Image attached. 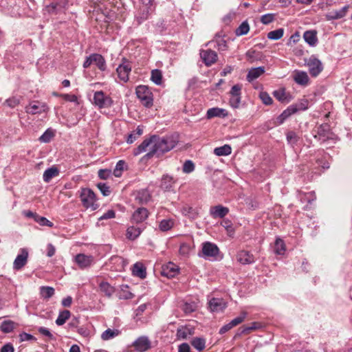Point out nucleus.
<instances>
[{"label":"nucleus","mask_w":352,"mask_h":352,"mask_svg":"<svg viewBox=\"0 0 352 352\" xmlns=\"http://www.w3.org/2000/svg\"><path fill=\"white\" fill-rule=\"evenodd\" d=\"M58 174L59 170L56 167L52 166L51 168H49L43 173V180L47 183L50 182L52 178L58 176Z\"/></svg>","instance_id":"31"},{"label":"nucleus","mask_w":352,"mask_h":352,"mask_svg":"<svg viewBox=\"0 0 352 352\" xmlns=\"http://www.w3.org/2000/svg\"><path fill=\"white\" fill-rule=\"evenodd\" d=\"M142 228L131 226L126 230V236L130 240H135L142 232Z\"/></svg>","instance_id":"36"},{"label":"nucleus","mask_w":352,"mask_h":352,"mask_svg":"<svg viewBox=\"0 0 352 352\" xmlns=\"http://www.w3.org/2000/svg\"><path fill=\"white\" fill-rule=\"evenodd\" d=\"M242 86L239 84L234 85L230 91V96H241V91Z\"/></svg>","instance_id":"60"},{"label":"nucleus","mask_w":352,"mask_h":352,"mask_svg":"<svg viewBox=\"0 0 352 352\" xmlns=\"http://www.w3.org/2000/svg\"><path fill=\"white\" fill-rule=\"evenodd\" d=\"M175 226V221L172 219H163L160 222L159 228L162 232H166L173 228Z\"/></svg>","instance_id":"37"},{"label":"nucleus","mask_w":352,"mask_h":352,"mask_svg":"<svg viewBox=\"0 0 352 352\" xmlns=\"http://www.w3.org/2000/svg\"><path fill=\"white\" fill-rule=\"evenodd\" d=\"M250 30V26L248 22H243L239 27L236 30V34L237 36H242L246 34Z\"/></svg>","instance_id":"50"},{"label":"nucleus","mask_w":352,"mask_h":352,"mask_svg":"<svg viewBox=\"0 0 352 352\" xmlns=\"http://www.w3.org/2000/svg\"><path fill=\"white\" fill-rule=\"evenodd\" d=\"M54 289L52 287L43 286L40 288L41 296L45 299H49L54 294Z\"/></svg>","instance_id":"43"},{"label":"nucleus","mask_w":352,"mask_h":352,"mask_svg":"<svg viewBox=\"0 0 352 352\" xmlns=\"http://www.w3.org/2000/svg\"><path fill=\"white\" fill-rule=\"evenodd\" d=\"M200 56L207 67H210L214 64L218 59L217 52L210 49L201 50Z\"/></svg>","instance_id":"7"},{"label":"nucleus","mask_w":352,"mask_h":352,"mask_svg":"<svg viewBox=\"0 0 352 352\" xmlns=\"http://www.w3.org/2000/svg\"><path fill=\"white\" fill-rule=\"evenodd\" d=\"M151 80L157 85H161L162 82V72L160 69L152 70Z\"/></svg>","instance_id":"44"},{"label":"nucleus","mask_w":352,"mask_h":352,"mask_svg":"<svg viewBox=\"0 0 352 352\" xmlns=\"http://www.w3.org/2000/svg\"><path fill=\"white\" fill-rule=\"evenodd\" d=\"M92 63L95 64L99 69L104 71L106 69V62L103 56L98 54H91Z\"/></svg>","instance_id":"29"},{"label":"nucleus","mask_w":352,"mask_h":352,"mask_svg":"<svg viewBox=\"0 0 352 352\" xmlns=\"http://www.w3.org/2000/svg\"><path fill=\"white\" fill-rule=\"evenodd\" d=\"M285 251V245L284 241L280 239H277L274 244V252L276 254H283Z\"/></svg>","instance_id":"46"},{"label":"nucleus","mask_w":352,"mask_h":352,"mask_svg":"<svg viewBox=\"0 0 352 352\" xmlns=\"http://www.w3.org/2000/svg\"><path fill=\"white\" fill-rule=\"evenodd\" d=\"M5 103L10 107L14 108L19 103V100L15 97L8 98Z\"/></svg>","instance_id":"63"},{"label":"nucleus","mask_w":352,"mask_h":352,"mask_svg":"<svg viewBox=\"0 0 352 352\" xmlns=\"http://www.w3.org/2000/svg\"><path fill=\"white\" fill-rule=\"evenodd\" d=\"M349 6H345L339 10H333L327 14L328 20H336L343 18L347 13Z\"/></svg>","instance_id":"19"},{"label":"nucleus","mask_w":352,"mask_h":352,"mask_svg":"<svg viewBox=\"0 0 352 352\" xmlns=\"http://www.w3.org/2000/svg\"><path fill=\"white\" fill-rule=\"evenodd\" d=\"M195 169V165L190 160H186L183 165V172L190 173Z\"/></svg>","instance_id":"55"},{"label":"nucleus","mask_w":352,"mask_h":352,"mask_svg":"<svg viewBox=\"0 0 352 352\" xmlns=\"http://www.w3.org/2000/svg\"><path fill=\"white\" fill-rule=\"evenodd\" d=\"M241 102V96H230V104L234 108H238Z\"/></svg>","instance_id":"61"},{"label":"nucleus","mask_w":352,"mask_h":352,"mask_svg":"<svg viewBox=\"0 0 352 352\" xmlns=\"http://www.w3.org/2000/svg\"><path fill=\"white\" fill-rule=\"evenodd\" d=\"M125 163L124 161L122 160H120L116 166V168L113 170V175L117 177H119L121 176L122 175V171L124 169V166Z\"/></svg>","instance_id":"54"},{"label":"nucleus","mask_w":352,"mask_h":352,"mask_svg":"<svg viewBox=\"0 0 352 352\" xmlns=\"http://www.w3.org/2000/svg\"><path fill=\"white\" fill-rule=\"evenodd\" d=\"M71 313L69 310H63L58 314L57 319L56 320V324L58 326L64 324L67 320L70 317Z\"/></svg>","instance_id":"39"},{"label":"nucleus","mask_w":352,"mask_h":352,"mask_svg":"<svg viewBox=\"0 0 352 352\" xmlns=\"http://www.w3.org/2000/svg\"><path fill=\"white\" fill-rule=\"evenodd\" d=\"M113 101L111 98L106 96L102 91H96L94 96V104L100 109L108 108L111 107Z\"/></svg>","instance_id":"3"},{"label":"nucleus","mask_w":352,"mask_h":352,"mask_svg":"<svg viewBox=\"0 0 352 352\" xmlns=\"http://www.w3.org/2000/svg\"><path fill=\"white\" fill-rule=\"evenodd\" d=\"M248 316V312L245 311H242L240 314V316L235 318L232 320H231L230 322L231 324V326L232 327L237 326L238 324H241L242 322L245 320Z\"/></svg>","instance_id":"49"},{"label":"nucleus","mask_w":352,"mask_h":352,"mask_svg":"<svg viewBox=\"0 0 352 352\" xmlns=\"http://www.w3.org/2000/svg\"><path fill=\"white\" fill-rule=\"evenodd\" d=\"M34 219L41 226H46L48 227H52L53 223L47 220L45 217H40L38 215H34Z\"/></svg>","instance_id":"53"},{"label":"nucleus","mask_w":352,"mask_h":352,"mask_svg":"<svg viewBox=\"0 0 352 352\" xmlns=\"http://www.w3.org/2000/svg\"><path fill=\"white\" fill-rule=\"evenodd\" d=\"M80 197L82 205L88 208L93 207L96 201L94 192L89 188H83L81 190Z\"/></svg>","instance_id":"5"},{"label":"nucleus","mask_w":352,"mask_h":352,"mask_svg":"<svg viewBox=\"0 0 352 352\" xmlns=\"http://www.w3.org/2000/svg\"><path fill=\"white\" fill-rule=\"evenodd\" d=\"M67 3V0H54L46 7V9L49 13L58 14L63 12Z\"/></svg>","instance_id":"9"},{"label":"nucleus","mask_w":352,"mask_h":352,"mask_svg":"<svg viewBox=\"0 0 352 352\" xmlns=\"http://www.w3.org/2000/svg\"><path fill=\"white\" fill-rule=\"evenodd\" d=\"M148 147H150L151 150V147H153L152 136L148 139H145L136 148H135L133 150V155H138L144 152H146Z\"/></svg>","instance_id":"20"},{"label":"nucleus","mask_w":352,"mask_h":352,"mask_svg":"<svg viewBox=\"0 0 352 352\" xmlns=\"http://www.w3.org/2000/svg\"><path fill=\"white\" fill-rule=\"evenodd\" d=\"M76 262L80 267L84 268L89 266L92 263V257L82 254H78L75 258Z\"/></svg>","instance_id":"23"},{"label":"nucleus","mask_w":352,"mask_h":352,"mask_svg":"<svg viewBox=\"0 0 352 352\" xmlns=\"http://www.w3.org/2000/svg\"><path fill=\"white\" fill-rule=\"evenodd\" d=\"M237 260L242 264H250L254 262V256L245 250H242L238 253Z\"/></svg>","instance_id":"22"},{"label":"nucleus","mask_w":352,"mask_h":352,"mask_svg":"<svg viewBox=\"0 0 352 352\" xmlns=\"http://www.w3.org/2000/svg\"><path fill=\"white\" fill-rule=\"evenodd\" d=\"M209 307L212 311H221L226 307V303L222 298H212L209 302Z\"/></svg>","instance_id":"18"},{"label":"nucleus","mask_w":352,"mask_h":352,"mask_svg":"<svg viewBox=\"0 0 352 352\" xmlns=\"http://www.w3.org/2000/svg\"><path fill=\"white\" fill-rule=\"evenodd\" d=\"M100 289L102 292L109 297L114 292V288L107 282H102L100 284Z\"/></svg>","instance_id":"45"},{"label":"nucleus","mask_w":352,"mask_h":352,"mask_svg":"<svg viewBox=\"0 0 352 352\" xmlns=\"http://www.w3.org/2000/svg\"><path fill=\"white\" fill-rule=\"evenodd\" d=\"M263 327V324L258 322H253L249 325L243 326L241 333L243 334H249L250 332L253 331H256L260 329Z\"/></svg>","instance_id":"34"},{"label":"nucleus","mask_w":352,"mask_h":352,"mask_svg":"<svg viewBox=\"0 0 352 352\" xmlns=\"http://www.w3.org/2000/svg\"><path fill=\"white\" fill-rule=\"evenodd\" d=\"M192 346L197 350L201 351L205 349L206 340L202 338H194L191 341Z\"/></svg>","instance_id":"41"},{"label":"nucleus","mask_w":352,"mask_h":352,"mask_svg":"<svg viewBox=\"0 0 352 352\" xmlns=\"http://www.w3.org/2000/svg\"><path fill=\"white\" fill-rule=\"evenodd\" d=\"M287 140L291 144H296L298 140V136L294 131H289L287 133Z\"/></svg>","instance_id":"56"},{"label":"nucleus","mask_w":352,"mask_h":352,"mask_svg":"<svg viewBox=\"0 0 352 352\" xmlns=\"http://www.w3.org/2000/svg\"><path fill=\"white\" fill-rule=\"evenodd\" d=\"M229 212V209L221 205L211 207L210 214L213 218H223Z\"/></svg>","instance_id":"17"},{"label":"nucleus","mask_w":352,"mask_h":352,"mask_svg":"<svg viewBox=\"0 0 352 352\" xmlns=\"http://www.w3.org/2000/svg\"><path fill=\"white\" fill-rule=\"evenodd\" d=\"M131 72V65L129 61L124 58L122 63L116 69L118 78L124 82H126L129 80V75Z\"/></svg>","instance_id":"4"},{"label":"nucleus","mask_w":352,"mask_h":352,"mask_svg":"<svg viewBox=\"0 0 352 352\" xmlns=\"http://www.w3.org/2000/svg\"><path fill=\"white\" fill-rule=\"evenodd\" d=\"M274 18H275L274 14H266L263 15L261 17V21L262 23H263L265 25H267V24L272 23L274 20Z\"/></svg>","instance_id":"57"},{"label":"nucleus","mask_w":352,"mask_h":352,"mask_svg":"<svg viewBox=\"0 0 352 352\" xmlns=\"http://www.w3.org/2000/svg\"><path fill=\"white\" fill-rule=\"evenodd\" d=\"M260 98L263 102L267 105L271 104L272 103V98L266 92H261L260 94Z\"/></svg>","instance_id":"59"},{"label":"nucleus","mask_w":352,"mask_h":352,"mask_svg":"<svg viewBox=\"0 0 352 352\" xmlns=\"http://www.w3.org/2000/svg\"><path fill=\"white\" fill-rule=\"evenodd\" d=\"M148 217V212L145 208H138L132 215V221L140 223L143 222Z\"/></svg>","instance_id":"14"},{"label":"nucleus","mask_w":352,"mask_h":352,"mask_svg":"<svg viewBox=\"0 0 352 352\" xmlns=\"http://www.w3.org/2000/svg\"><path fill=\"white\" fill-rule=\"evenodd\" d=\"M135 349L139 352H144L151 348V342L146 336L138 338L133 344Z\"/></svg>","instance_id":"11"},{"label":"nucleus","mask_w":352,"mask_h":352,"mask_svg":"<svg viewBox=\"0 0 352 352\" xmlns=\"http://www.w3.org/2000/svg\"><path fill=\"white\" fill-rule=\"evenodd\" d=\"M283 33L284 30L279 28L268 32L267 38L271 40H278L283 36Z\"/></svg>","instance_id":"47"},{"label":"nucleus","mask_w":352,"mask_h":352,"mask_svg":"<svg viewBox=\"0 0 352 352\" xmlns=\"http://www.w3.org/2000/svg\"><path fill=\"white\" fill-rule=\"evenodd\" d=\"M28 251L25 248H21L20 253L17 255L13 263V268L15 270H19L23 268L28 263Z\"/></svg>","instance_id":"8"},{"label":"nucleus","mask_w":352,"mask_h":352,"mask_svg":"<svg viewBox=\"0 0 352 352\" xmlns=\"http://www.w3.org/2000/svg\"><path fill=\"white\" fill-rule=\"evenodd\" d=\"M219 251L218 247L214 243L210 242H206L203 243L202 254L205 256H215L218 254Z\"/></svg>","instance_id":"12"},{"label":"nucleus","mask_w":352,"mask_h":352,"mask_svg":"<svg viewBox=\"0 0 352 352\" xmlns=\"http://www.w3.org/2000/svg\"><path fill=\"white\" fill-rule=\"evenodd\" d=\"M303 38L311 46L316 45L318 41L316 32L315 31H306L304 33Z\"/></svg>","instance_id":"33"},{"label":"nucleus","mask_w":352,"mask_h":352,"mask_svg":"<svg viewBox=\"0 0 352 352\" xmlns=\"http://www.w3.org/2000/svg\"><path fill=\"white\" fill-rule=\"evenodd\" d=\"M181 212L183 215L192 219H196L199 214V210L189 205H184L181 209Z\"/></svg>","instance_id":"21"},{"label":"nucleus","mask_w":352,"mask_h":352,"mask_svg":"<svg viewBox=\"0 0 352 352\" xmlns=\"http://www.w3.org/2000/svg\"><path fill=\"white\" fill-rule=\"evenodd\" d=\"M274 96L281 102H289L290 100L289 94H287L285 89H279L273 92Z\"/></svg>","instance_id":"30"},{"label":"nucleus","mask_w":352,"mask_h":352,"mask_svg":"<svg viewBox=\"0 0 352 352\" xmlns=\"http://www.w3.org/2000/svg\"><path fill=\"white\" fill-rule=\"evenodd\" d=\"M297 108L294 107H289L287 109L283 111V112L276 118V124H281L283 122L291 115L295 113L297 111Z\"/></svg>","instance_id":"27"},{"label":"nucleus","mask_w":352,"mask_h":352,"mask_svg":"<svg viewBox=\"0 0 352 352\" xmlns=\"http://www.w3.org/2000/svg\"><path fill=\"white\" fill-rule=\"evenodd\" d=\"M97 186L104 196H108L110 195L111 191L109 186H108L106 184L98 183Z\"/></svg>","instance_id":"58"},{"label":"nucleus","mask_w":352,"mask_h":352,"mask_svg":"<svg viewBox=\"0 0 352 352\" xmlns=\"http://www.w3.org/2000/svg\"><path fill=\"white\" fill-rule=\"evenodd\" d=\"M152 140L153 147H151V150L144 155V158L148 159L153 155L160 157L165 153L174 148L178 142L177 137L174 135L160 137L153 135H152Z\"/></svg>","instance_id":"1"},{"label":"nucleus","mask_w":352,"mask_h":352,"mask_svg":"<svg viewBox=\"0 0 352 352\" xmlns=\"http://www.w3.org/2000/svg\"><path fill=\"white\" fill-rule=\"evenodd\" d=\"M174 184L172 177L164 175L162 179L161 188L164 190H169Z\"/></svg>","instance_id":"42"},{"label":"nucleus","mask_w":352,"mask_h":352,"mask_svg":"<svg viewBox=\"0 0 352 352\" xmlns=\"http://www.w3.org/2000/svg\"><path fill=\"white\" fill-rule=\"evenodd\" d=\"M216 43V47L219 51H225L228 49V45L226 41L224 38H221L218 34H217L213 40L209 41L206 45H208L210 43Z\"/></svg>","instance_id":"28"},{"label":"nucleus","mask_w":352,"mask_h":352,"mask_svg":"<svg viewBox=\"0 0 352 352\" xmlns=\"http://www.w3.org/2000/svg\"><path fill=\"white\" fill-rule=\"evenodd\" d=\"M47 107L45 103L34 101L25 107V111L29 114H36L45 112Z\"/></svg>","instance_id":"10"},{"label":"nucleus","mask_w":352,"mask_h":352,"mask_svg":"<svg viewBox=\"0 0 352 352\" xmlns=\"http://www.w3.org/2000/svg\"><path fill=\"white\" fill-rule=\"evenodd\" d=\"M16 324L10 320H4L2 322L0 329L5 333L12 332L16 328Z\"/></svg>","instance_id":"35"},{"label":"nucleus","mask_w":352,"mask_h":352,"mask_svg":"<svg viewBox=\"0 0 352 352\" xmlns=\"http://www.w3.org/2000/svg\"><path fill=\"white\" fill-rule=\"evenodd\" d=\"M228 116V112L226 109H220L218 107L211 108L207 111L206 116L208 119H211L214 117L224 118Z\"/></svg>","instance_id":"25"},{"label":"nucleus","mask_w":352,"mask_h":352,"mask_svg":"<svg viewBox=\"0 0 352 352\" xmlns=\"http://www.w3.org/2000/svg\"><path fill=\"white\" fill-rule=\"evenodd\" d=\"M293 79L296 83L302 86H306L309 82V76L307 72L295 70L293 74Z\"/></svg>","instance_id":"15"},{"label":"nucleus","mask_w":352,"mask_h":352,"mask_svg":"<svg viewBox=\"0 0 352 352\" xmlns=\"http://www.w3.org/2000/svg\"><path fill=\"white\" fill-rule=\"evenodd\" d=\"M245 55L250 63H253L260 58V52L252 50H248Z\"/></svg>","instance_id":"52"},{"label":"nucleus","mask_w":352,"mask_h":352,"mask_svg":"<svg viewBox=\"0 0 352 352\" xmlns=\"http://www.w3.org/2000/svg\"><path fill=\"white\" fill-rule=\"evenodd\" d=\"M309 74L313 77H316L322 71L323 67L321 61L312 56L307 62Z\"/></svg>","instance_id":"6"},{"label":"nucleus","mask_w":352,"mask_h":352,"mask_svg":"<svg viewBox=\"0 0 352 352\" xmlns=\"http://www.w3.org/2000/svg\"><path fill=\"white\" fill-rule=\"evenodd\" d=\"M231 152V146L228 144H225L222 146L215 148L214 150V153L217 156L228 155Z\"/></svg>","instance_id":"38"},{"label":"nucleus","mask_w":352,"mask_h":352,"mask_svg":"<svg viewBox=\"0 0 352 352\" xmlns=\"http://www.w3.org/2000/svg\"><path fill=\"white\" fill-rule=\"evenodd\" d=\"M318 134L319 135H322L323 137L327 138V139L330 138V128L328 124H322L318 128Z\"/></svg>","instance_id":"51"},{"label":"nucleus","mask_w":352,"mask_h":352,"mask_svg":"<svg viewBox=\"0 0 352 352\" xmlns=\"http://www.w3.org/2000/svg\"><path fill=\"white\" fill-rule=\"evenodd\" d=\"M190 251V247L188 244L184 243L181 244L179 248V253L182 255H188Z\"/></svg>","instance_id":"62"},{"label":"nucleus","mask_w":352,"mask_h":352,"mask_svg":"<svg viewBox=\"0 0 352 352\" xmlns=\"http://www.w3.org/2000/svg\"><path fill=\"white\" fill-rule=\"evenodd\" d=\"M135 94L144 106L151 107L153 105V94L148 86H138L135 89Z\"/></svg>","instance_id":"2"},{"label":"nucleus","mask_w":352,"mask_h":352,"mask_svg":"<svg viewBox=\"0 0 352 352\" xmlns=\"http://www.w3.org/2000/svg\"><path fill=\"white\" fill-rule=\"evenodd\" d=\"M155 7L139 6L137 14V20L138 23H141L143 21L148 19V16L154 11Z\"/></svg>","instance_id":"16"},{"label":"nucleus","mask_w":352,"mask_h":352,"mask_svg":"<svg viewBox=\"0 0 352 352\" xmlns=\"http://www.w3.org/2000/svg\"><path fill=\"white\" fill-rule=\"evenodd\" d=\"M265 72L264 67H258L256 68H252L249 70L247 75V80L248 82H252L258 77H260Z\"/></svg>","instance_id":"24"},{"label":"nucleus","mask_w":352,"mask_h":352,"mask_svg":"<svg viewBox=\"0 0 352 352\" xmlns=\"http://www.w3.org/2000/svg\"><path fill=\"white\" fill-rule=\"evenodd\" d=\"M132 273L134 276L142 279L146 278V267L142 263L140 262H138L133 265Z\"/></svg>","instance_id":"26"},{"label":"nucleus","mask_w":352,"mask_h":352,"mask_svg":"<svg viewBox=\"0 0 352 352\" xmlns=\"http://www.w3.org/2000/svg\"><path fill=\"white\" fill-rule=\"evenodd\" d=\"M151 199V195L147 190H142L139 191L135 197V200L140 204H146Z\"/></svg>","instance_id":"32"},{"label":"nucleus","mask_w":352,"mask_h":352,"mask_svg":"<svg viewBox=\"0 0 352 352\" xmlns=\"http://www.w3.org/2000/svg\"><path fill=\"white\" fill-rule=\"evenodd\" d=\"M111 175V171L107 169H100L98 171V177L102 179H107Z\"/></svg>","instance_id":"64"},{"label":"nucleus","mask_w":352,"mask_h":352,"mask_svg":"<svg viewBox=\"0 0 352 352\" xmlns=\"http://www.w3.org/2000/svg\"><path fill=\"white\" fill-rule=\"evenodd\" d=\"M120 333V331L118 329H108L102 333L101 338L103 340H109L118 336Z\"/></svg>","instance_id":"40"},{"label":"nucleus","mask_w":352,"mask_h":352,"mask_svg":"<svg viewBox=\"0 0 352 352\" xmlns=\"http://www.w3.org/2000/svg\"><path fill=\"white\" fill-rule=\"evenodd\" d=\"M54 136V132L53 130L48 129L45 133L39 138V140L41 142L47 143L50 142L52 138Z\"/></svg>","instance_id":"48"},{"label":"nucleus","mask_w":352,"mask_h":352,"mask_svg":"<svg viewBox=\"0 0 352 352\" xmlns=\"http://www.w3.org/2000/svg\"><path fill=\"white\" fill-rule=\"evenodd\" d=\"M179 272V267L173 263H168L162 267V275L168 278L175 277Z\"/></svg>","instance_id":"13"}]
</instances>
